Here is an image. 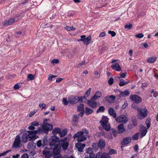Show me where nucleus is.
I'll use <instances>...</instances> for the list:
<instances>
[{"mask_svg": "<svg viewBox=\"0 0 158 158\" xmlns=\"http://www.w3.org/2000/svg\"><path fill=\"white\" fill-rule=\"evenodd\" d=\"M57 139L53 137L49 139V146L52 149H53L54 158H61L60 154L61 148L58 147V143Z\"/></svg>", "mask_w": 158, "mask_h": 158, "instance_id": "obj_1", "label": "nucleus"}, {"mask_svg": "<svg viewBox=\"0 0 158 158\" xmlns=\"http://www.w3.org/2000/svg\"><path fill=\"white\" fill-rule=\"evenodd\" d=\"M89 131L85 129H82V131L77 132L73 136V138H77V140L78 142H82L86 140L85 135L84 134H88Z\"/></svg>", "mask_w": 158, "mask_h": 158, "instance_id": "obj_2", "label": "nucleus"}, {"mask_svg": "<svg viewBox=\"0 0 158 158\" xmlns=\"http://www.w3.org/2000/svg\"><path fill=\"white\" fill-rule=\"evenodd\" d=\"M53 137H55L57 139L59 143L58 145L60 144V146L62 147L63 150H65L67 149L69 145V143L68 142L66 141L67 139L66 137L64 138L63 139H61L59 141V138L55 136H52L50 139Z\"/></svg>", "mask_w": 158, "mask_h": 158, "instance_id": "obj_3", "label": "nucleus"}, {"mask_svg": "<svg viewBox=\"0 0 158 158\" xmlns=\"http://www.w3.org/2000/svg\"><path fill=\"white\" fill-rule=\"evenodd\" d=\"M137 110L138 111L137 116L138 118L140 119L144 118L148 114V112L145 107L140 109L138 108Z\"/></svg>", "mask_w": 158, "mask_h": 158, "instance_id": "obj_4", "label": "nucleus"}, {"mask_svg": "<svg viewBox=\"0 0 158 158\" xmlns=\"http://www.w3.org/2000/svg\"><path fill=\"white\" fill-rule=\"evenodd\" d=\"M108 119L107 117L103 116L100 121V123L102 124L103 129L107 131L110 129V125L108 122Z\"/></svg>", "mask_w": 158, "mask_h": 158, "instance_id": "obj_5", "label": "nucleus"}, {"mask_svg": "<svg viewBox=\"0 0 158 158\" xmlns=\"http://www.w3.org/2000/svg\"><path fill=\"white\" fill-rule=\"evenodd\" d=\"M49 149L48 148H45L43 151V154L46 158H48L53 155V149H52L50 147Z\"/></svg>", "mask_w": 158, "mask_h": 158, "instance_id": "obj_6", "label": "nucleus"}, {"mask_svg": "<svg viewBox=\"0 0 158 158\" xmlns=\"http://www.w3.org/2000/svg\"><path fill=\"white\" fill-rule=\"evenodd\" d=\"M21 142L20 138L19 135L16 136L14 142L13 147L16 149L21 147L20 144Z\"/></svg>", "mask_w": 158, "mask_h": 158, "instance_id": "obj_7", "label": "nucleus"}, {"mask_svg": "<svg viewBox=\"0 0 158 158\" xmlns=\"http://www.w3.org/2000/svg\"><path fill=\"white\" fill-rule=\"evenodd\" d=\"M37 132L38 131L37 130L27 131L28 134L29 136V141H33L36 138L35 134L37 133Z\"/></svg>", "mask_w": 158, "mask_h": 158, "instance_id": "obj_8", "label": "nucleus"}, {"mask_svg": "<svg viewBox=\"0 0 158 158\" xmlns=\"http://www.w3.org/2000/svg\"><path fill=\"white\" fill-rule=\"evenodd\" d=\"M130 98L131 101L136 103H139L142 101L141 98L137 95H131Z\"/></svg>", "mask_w": 158, "mask_h": 158, "instance_id": "obj_9", "label": "nucleus"}, {"mask_svg": "<svg viewBox=\"0 0 158 158\" xmlns=\"http://www.w3.org/2000/svg\"><path fill=\"white\" fill-rule=\"evenodd\" d=\"M115 118L116 121L119 123H126L128 120L127 117L124 115H121Z\"/></svg>", "mask_w": 158, "mask_h": 158, "instance_id": "obj_10", "label": "nucleus"}, {"mask_svg": "<svg viewBox=\"0 0 158 158\" xmlns=\"http://www.w3.org/2000/svg\"><path fill=\"white\" fill-rule=\"evenodd\" d=\"M79 98L78 96L75 97L71 95L68 98V101L70 103L74 104L79 102Z\"/></svg>", "mask_w": 158, "mask_h": 158, "instance_id": "obj_11", "label": "nucleus"}, {"mask_svg": "<svg viewBox=\"0 0 158 158\" xmlns=\"http://www.w3.org/2000/svg\"><path fill=\"white\" fill-rule=\"evenodd\" d=\"M139 130L141 132L140 137L142 138L146 134L147 132V129L146 127L142 125H140L139 126Z\"/></svg>", "mask_w": 158, "mask_h": 158, "instance_id": "obj_12", "label": "nucleus"}, {"mask_svg": "<svg viewBox=\"0 0 158 158\" xmlns=\"http://www.w3.org/2000/svg\"><path fill=\"white\" fill-rule=\"evenodd\" d=\"M95 158H110V156L106 153L98 152L96 155Z\"/></svg>", "mask_w": 158, "mask_h": 158, "instance_id": "obj_13", "label": "nucleus"}, {"mask_svg": "<svg viewBox=\"0 0 158 158\" xmlns=\"http://www.w3.org/2000/svg\"><path fill=\"white\" fill-rule=\"evenodd\" d=\"M131 141V138L130 137H127L123 139L121 143L122 145H125L130 143Z\"/></svg>", "mask_w": 158, "mask_h": 158, "instance_id": "obj_14", "label": "nucleus"}, {"mask_svg": "<svg viewBox=\"0 0 158 158\" xmlns=\"http://www.w3.org/2000/svg\"><path fill=\"white\" fill-rule=\"evenodd\" d=\"M85 146V144L84 143L82 144L80 143H77L75 144V147L77 150L80 152H82L83 149Z\"/></svg>", "mask_w": 158, "mask_h": 158, "instance_id": "obj_15", "label": "nucleus"}, {"mask_svg": "<svg viewBox=\"0 0 158 158\" xmlns=\"http://www.w3.org/2000/svg\"><path fill=\"white\" fill-rule=\"evenodd\" d=\"M94 99L92 98L90 100H88L87 101L88 104L92 108H95L97 105L96 102L94 101Z\"/></svg>", "mask_w": 158, "mask_h": 158, "instance_id": "obj_16", "label": "nucleus"}, {"mask_svg": "<svg viewBox=\"0 0 158 158\" xmlns=\"http://www.w3.org/2000/svg\"><path fill=\"white\" fill-rule=\"evenodd\" d=\"M111 67L112 69L116 71H121V68L118 63H116L112 64Z\"/></svg>", "mask_w": 158, "mask_h": 158, "instance_id": "obj_17", "label": "nucleus"}, {"mask_svg": "<svg viewBox=\"0 0 158 158\" xmlns=\"http://www.w3.org/2000/svg\"><path fill=\"white\" fill-rule=\"evenodd\" d=\"M43 129L46 131L50 130L52 129V126L48 123H45L43 125Z\"/></svg>", "mask_w": 158, "mask_h": 158, "instance_id": "obj_18", "label": "nucleus"}, {"mask_svg": "<svg viewBox=\"0 0 158 158\" xmlns=\"http://www.w3.org/2000/svg\"><path fill=\"white\" fill-rule=\"evenodd\" d=\"M105 100L109 103L112 102L115 99V97L114 95L107 96L105 98Z\"/></svg>", "mask_w": 158, "mask_h": 158, "instance_id": "obj_19", "label": "nucleus"}, {"mask_svg": "<svg viewBox=\"0 0 158 158\" xmlns=\"http://www.w3.org/2000/svg\"><path fill=\"white\" fill-rule=\"evenodd\" d=\"M98 144V147L101 149L103 148L106 145L105 141L102 139H99Z\"/></svg>", "mask_w": 158, "mask_h": 158, "instance_id": "obj_20", "label": "nucleus"}, {"mask_svg": "<svg viewBox=\"0 0 158 158\" xmlns=\"http://www.w3.org/2000/svg\"><path fill=\"white\" fill-rule=\"evenodd\" d=\"M29 135L27 133H24L22 137V140L24 143H26L29 140Z\"/></svg>", "mask_w": 158, "mask_h": 158, "instance_id": "obj_21", "label": "nucleus"}, {"mask_svg": "<svg viewBox=\"0 0 158 158\" xmlns=\"http://www.w3.org/2000/svg\"><path fill=\"white\" fill-rule=\"evenodd\" d=\"M36 144L33 142H31L28 143L27 145V148L29 150H32L35 148Z\"/></svg>", "mask_w": 158, "mask_h": 158, "instance_id": "obj_22", "label": "nucleus"}, {"mask_svg": "<svg viewBox=\"0 0 158 158\" xmlns=\"http://www.w3.org/2000/svg\"><path fill=\"white\" fill-rule=\"evenodd\" d=\"M109 114L114 118H116V114L114 110L112 108H109L108 110Z\"/></svg>", "mask_w": 158, "mask_h": 158, "instance_id": "obj_23", "label": "nucleus"}, {"mask_svg": "<svg viewBox=\"0 0 158 158\" xmlns=\"http://www.w3.org/2000/svg\"><path fill=\"white\" fill-rule=\"evenodd\" d=\"M15 21V19H11L8 20V21L6 20L5 21L3 24L5 26L11 25Z\"/></svg>", "mask_w": 158, "mask_h": 158, "instance_id": "obj_24", "label": "nucleus"}, {"mask_svg": "<svg viewBox=\"0 0 158 158\" xmlns=\"http://www.w3.org/2000/svg\"><path fill=\"white\" fill-rule=\"evenodd\" d=\"M91 40V36H89L83 39V43L85 45H89L90 42Z\"/></svg>", "mask_w": 158, "mask_h": 158, "instance_id": "obj_25", "label": "nucleus"}, {"mask_svg": "<svg viewBox=\"0 0 158 158\" xmlns=\"http://www.w3.org/2000/svg\"><path fill=\"white\" fill-rule=\"evenodd\" d=\"M119 92L120 94V97L127 96H128L130 94L129 91L127 90H125L123 92L120 90Z\"/></svg>", "mask_w": 158, "mask_h": 158, "instance_id": "obj_26", "label": "nucleus"}, {"mask_svg": "<svg viewBox=\"0 0 158 158\" xmlns=\"http://www.w3.org/2000/svg\"><path fill=\"white\" fill-rule=\"evenodd\" d=\"M118 130L119 133H122L125 131L123 124H121L118 126Z\"/></svg>", "mask_w": 158, "mask_h": 158, "instance_id": "obj_27", "label": "nucleus"}, {"mask_svg": "<svg viewBox=\"0 0 158 158\" xmlns=\"http://www.w3.org/2000/svg\"><path fill=\"white\" fill-rule=\"evenodd\" d=\"M102 95V93L100 91L97 92L92 97L94 99V100H96L97 99L100 97Z\"/></svg>", "mask_w": 158, "mask_h": 158, "instance_id": "obj_28", "label": "nucleus"}, {"mask_svg": "<svg viewBox=\"0 0 158 158\" xmlns=\"http://www.w3.org/2000/svg\"><path fill=\"white\" fill-rule=\"evenodd\" d=\"M156 57H150L147 60V61L150 63H153L156 60Z\"/></svg>", "mask_w": 158, "mask_h": 158, "instance_id": "obj_29", "label": "nucleus"}, {"mask_svg": "<svg viewBox=\"0 0 158 158\" xmlns=\"http://www.w3.org/2000/svg\"><path fill=\"white\" fill-rule=\"evenodd\" d=\"M67 130L66 129H64L61 131L60 130L59 134L60 135V137L64 136L67 134Z\"/></svg>", "mask_w": 158, "mask_h": 158, "instance_id": "obj_30", "label": "nucleus"}, {"mask_svg": "<svg viewBox=\"0 0 158 158\" xmlns=\"http://www.w3.org/2000/svg\"><path fill=\"white\" fill-rule=\"evenodd\" d=\"M93 112V110L87 107H85V113L86 115H89L91 114Z\"/></svg>", "mask_w": 158, "mask_h": 158, "instance_id": "obj_31", "label": "nucleus"}, {"mask_svg": "<svg viewBox=\"0 0 158 158\" xmlns=\"http://www.w3.org/2000/svg\"><path fill=\"white\" fill-rule=\"evenodd\" d=\"M77 110L78 112L84 111V106L83 104H81L77 106Z\"/></svg>", "mask_w": 158, "mask_h": 158, "instance_id": "obj_32", "label": "nucleus"}, {"mask_svg": "<svg viewBox=\"0 0 158 158\" xmlns=\"http://www.w3.org/2000/svg\"><path fill=\"white\" fill-rule=\"evenodd\" d=\"M129 81H124L123 79H121L120 80L119 85L120 86H122L125 85L129 83Z\"/></svg>", "mask_w": 158, "mask_h": 158, "instance_id": "obj_33", "label": "nucleus"}, {"mask_svg": "<svg viewBox=\"0 0 158 158\" xmlns=\"http://www.w3.org/2000/svg\"><path fill=\"white\" fill-rule=\"evenodd\" d=\"M79 98V102H85L86 101V100L87 99L86 98V96H81V97H79L78 96Z\"/></svg>", "mask_w": 158, "mask_h": 158, "instance_id": "obj_34", "label": "nucleus"}, {"mask_svg": "<svg viewBox=\"0 0 158 158\" xmlns=\"http://www.w3.org/2000/svg\"><path fill=\"white\" fill-rule=\"evenodd\" d=\"M105 110V108L104 106H100L96 112L97 113L99 112H104Z\"/></svg>", "mask_w": 158, "mask_h": 158, "instance_id": "obj_35", "label": "nucleus"}, {"mask_svg": "<svg viewBox=\"0 0 158 158\" xmlns=\"http://www.w3.org/2000/svg\"><path fill=\"white\" fill-rule=\"evenodd\" d=\"M145 123L147 125V129H148L151 125V123H150V119L149 118H147L146 120Z\"/></svg>", "mask_w": 158, "mask_h": 158, "instance_id": "obj_36", "label": "nucleus"}, {"mask_svg": "<svg viewBox=\"0 0 158 158\" xmlns=\"http://www.w3.org/2000/svg\"><path fill=\"white\" fill-rule=\"evenodd\" d=\"M60 130V129L59 128H56L52 130V133L53 134H56L57 133L59 134Z\"/></svg>", "mask_w": 158, "mask_h": 158, "instance_id": "obj_37", "label": "nucleus"}, {"mask_svg": "<svg viewBox=\"0 0 158 158\" xmlns=\"http://www.w3.org/2000/svg\"><path fill=\"white\" fill-rule=\"evenodd\" d=\"M139 133H136L133 135L132 137V139L133 140H137L138 139V137L139 136Z\"/></svg>", "mask_w": 158, "mask_h": 158, "instance_id": "obj_38", "label": "nucleus"}, {"mask_svg": "<svg viewBox=\"0 0 158 158\" xmlns=\"http://www.w3.org/2000/svg\"><path fill=\"white\" fill-rule=\"evenodd\" d=\"M41 140L42 142L43 146L46 145L47 144L48 141L46 138H44Z\"/></svg>", "mask_w": 158, "mask_h": 158, "instance_id": "obj_39", "label": "nucleus"}, {"mask_svg": "<svg viewBox=\"0 0 158 158\" xmlns=\"http://www.w3.org/2000/svg\"><path fill=\"white\" fill-rule=\"evenodd\" d=\"M56 76H55L54 75L49 74L48 75V80L49 81H51L52 80V78L56 77Z\"/></svg>", "mask_w": 158, "mask_h": 158, "instance_id": "obj_40", "label": "nucleus"}, {"mask_svg": "<svg viewBox=\"0 0 158 158\" xmlns=\"http://www.w3.org/2000/svg\"><path fill=\"white\" fill-rule=\"evenodd\" d=\"M91 89L90 88H89L88 90H87L85 94V96L86 97H88L90 94V91H91Z\"/></svg>", "mask_w": 158, "mask_h": 158, "instance_id": "obj_41", "label": "nucleus"}, {"mask_svg": "<svg viewBox=\"0 0 158 158\" xmlns=\"http://www.w3.org/2000/svg\"><path fill=\"white\" fill-rule=\"evenodd\" d=\"M127 74V72L124 73H120V77H118L119 79L120 77L122 78H125L126 77Z\"/></svg>", "mask_w": 158, "mask_h": 158, "instance_id": "obj_42", "label": "nucleus"}, {"mask_svg": "<svg viewBox=\"0 0 158 158\" xmlns=\"http://www.w3.org/2000/svg\"><path fill=\"white\" fill-rule=\"evenodd\" d=\"M98 147V144L97 143H93L92 145V148L94 150H96L97 149Z\"/></svg>", "mask_w": 158, "mask_h": 158, "instance_id": "obj_43", "label": "nucleus"}, {"mask_svg": "<svg viewBox=\"0 0 158 158\" xmlns=\"http://www.w3.org/2000/svg\"><path fill=\"white\" fill-rule=\"evenodd\" d=\"M62 102L63 104L64 105H67L69 103V101H67L66 99L65 98H63V99Z\"/></svg>", "mask_w": 158, "mask_h": 158, "instance_id": "obj_44", "label": "nucleus"}, {"mask_svg": "<svg viewBox=\"0 0 158 158\" xmlns=\"http://www.w3.org/2000/svg\"><path fill=\"white\" fill-rule=\"evenodd\" d=\"M137 38L141 39L143 37V35L142 33H139L135 35Z\"/></svg>", "mask_w": 158, "mask_h": 158, "instance_id": "obj_45", "label": "nucleus"}, {"mask_svg": "<svg viewBox=\"0 0 158 158\" xmlns=\"http://www.w3.org/2000/svg\"><path fill=\"white\" fill-rule=\"evenodd\" d=\"M92 149L89 147L87 148L86 150V153L90 154L92 153Z\"/></svg>", "mask_w": 158, "mask_h": 158, "instance_id": "obj_46", "label": "nucleus"}, {"mask_svg": "<svg viewBox=\"0 0 158 158\" xmlns=\"http://www.w3.org/2000/svg\"><path fill=\"white\" fill-rule=\"evenodd\" d=\"M46 105L44 103H40L39 106L42 108V109L46 108Z\"/></svg>", "mask_w": 158, "mask_h": 158, "instance_id": "obj_47", "label": "nucleus"}, {"mask_svg": "<svg viewBox=\"0 0 158 158\" xmlns=\"http://www.w3.org/2000/svg\"><path fill=\"white\" fill-rule=\"evenodd\" d=\"M31 125H32L34 126H38L39 125V123L38 122L36 121H34L31 122Z\"/></svg>", "mask_w": 158, "mask_h": 158, "instance_id": "obj_48", "label": "nucleus"}, {"mask_svg": "<svg viewBox=\"0 0 158 158\" xmlns=\"http://www.w3.org/2000/svg\"><path fill=\"white\" fill-rule=\"evenodd\" d=\"M108 33L109 34H110L112 37H114L116 34L115 32L113 31H109Z\"/></svg>", "mask_w": 158, "mask_h": 158, "instance_id": "obj_49", "label": "nucleus"}, {"mask_svg": "<svg viewBox=\"0 0 158 158\" xmlns=\"http://www.w3.org/2000/svg\"><path fill=\"white\" fill-rule=\"evenodd\" d=\"M27 78L30 80H32L34 79V76L31 74H29L28 75Z\"/></svg>", "mask_w": 158, "mask_h": 158, "instance_id": "obj_50", "label": "nucleus"}, {"mask_svg": "<svg viewBox=\"0 0 158 158\" xmlns=\"http://www.w3.org/2000/svg\"><path fill=\"white\" fill-rule=\"evenodd\" d=\"M78 117L76 114L73 115V121L75 122H77L78 121Z\"/></svg>", "mask_w": 158, "mask_h": 158, "instance_id": "obj_51", "label": "nucleus"}, {"mask_svg": "<svg viewBox=\"0 0 158 158\" xmlns=\"http://www.w3.org/2000/svg\"><path fill=\"white\" fill-rule=\"evenodd\" d=\"M37 146L39 147H40L42 145H43L42 142L41 140H38L37 143Z\"/></svg>", "mask_w": 158, "mask_h": 158, "instance_id": "obj_52", "label": "nucleus"}, {"mask_svg": "<svg viewBox=\"0 0 158 158\" xmlns=\"http://www.w3.org/2000/svg\"><path fill=\"white\" fill-rule=\"evenodd\" d=\"M59 62V61L58 60L56 59H54L51 61V64H57Z\"/></svg>", "mask_w": 158, "mask_h": 158, "instance_id": "obj_53", "label": "nucleus"}, {"mask_svg": "<svg viewBox=\"0 0 158 158\" xmlns=\"http://www.w3.org/2000/svg\"><path fill=\"white\" fill-rule=\"evenodd\" d=\"M114 82V79L113 78H110L108 80V84L110 85L112 84Z\"/></svg>", "mask_w": 158, "mask_h": 158, "instance_id": "obj_54", "label": "nucleus"}, {"mask_svg": "<svg viewBox=\"0 0 158 158\" xmlns=\"http://www.w3.org/2000/svg\"><path fill=\"white\" fill-rule=\"evenodd\" d=\"M118 133V132H117L116 131H113L112 132V134L115 137H117V134Z\"/></svg>", "mask_w": 158, "mask_h": 158, "instance_id": "obj_55", "label": "nucleus"}, {"mask_svg": "<svg viewBox=\"0 0 158 158\" xmlns=\"http://www.w3.org/2000/svg\"><path fill=\"white\" fill-rule=\"evenodd\" d=\"M115 152H116L114 150L112 149L110 150L109 152H108V153H109L108 154L109 155L110 154H114L115 153Z\"/></svg>", "mask_w": 158, "mask_h": 158, "instance_id": "obj_56", "label": "nucleus"}, {"mask_svg": "<svg viewBox=\"0 0 158 158\" xmlns=\"http://www.w3.org/2000/svg\"><path fill=\"white\" fill-rule=\"evenodd\" d=\"M132 25L131 24H130L129 25H126L124 27L125 29L128 28L130 29L132 28Z\"/></svg>", "mask_w": 158, "mask_h": 158, "instance_id": "obj_57", "label": "nucleus"}, {"mask_svg": "<svg viewBox=\"0 0 158 158\" xmlns=\"http://www.w3.org/2000/svg\"><path fill=\"white\" fill-rule=\"evenodd\" d=\"M28 155L27 153L23 154L21 156V158H28Z\"/></svg>", "mask_w": 158, "mask_h": 158, "instance_id": "obj_58", "label": "nucleus"}, {"mask_svg": "<svg viewBox=\"0 0 158 158\" xmlns=\"http://www.w3.org/2000/svg\"><path fill=\"white\" fill-rule=\"evenodd\" d=\"M139 146L137 145H135L134 146L133 149L136 152H137L138 150Z\"/></svg>", "mask_w": 158, "mask_h": 158, "instance_id": "obj_59", "label": "nucleus"}, {"mask_svg": "<svg viewBox=\"0 0 158 158\" xmlns=\"http://www.w3.org/2000/svg\"><path fill=\"white\" fill-rule=\"evenodd\" d=\"M10 150H8L6 152H4L2 153H1V156H2L5 155L6 154H7V153H8V152H10Z\"/></svg>", "mask_w": 158, "mask_h": 158, "instance_id": "obj_60", "label": "nucleus"}, {"mask_svg": "<svg viewBox=\"0 0 158 158\" xmlns=\"http://www.w3.org/2000/svg\"><path fill=\"white\" fill-rule=\"evenodd\" d=\"M106 35V32H103L101 33L99 35V37H103L105 36Z\"/></svg>", "mask_w": 158, "mask_h": 158, "instance_id": "obj_61", "label": "nucleus"}, {"mask_svg": "<svg viewBox=\"0 0 158 158\" xmlns=\"http://www.w3.org/2000/svg\"><path fill=\"white\" fill-rule=\"evenodd\" d=\"M128 104L127 102H125L122 106V108L123 109L125 108L127 106Z\"/></svg>", "mask_w": 158, "mask_h": 158, "instance_id": "obj_62", "label": "nucleus"}, {"mask_svg": "<svg viewBox=\"0 0 158 158\" xmlns=\"http://www.w3.org/2000/svg\"><path fill=\"white\" fill-rule=\"evenodd\" d=\"M28 128L29 130H33L35 129V128L34 126L32 125H31L30 126L28 127Z\"/></svg>", "mask_w": 158, "mask_h": 158, "instance_id": "obj_63", "label": "nucleus"}, {"mask_svg": "<svg viewBox=\"0 0 158 158\" xmlns=\"http://www.w3.org/2000/svg\"><path fill=\"white\" fill-rule=\"evenodd\" d=\"M89 154V158H94L95 157L94 154V153H92Z\"/></svg>", "mask_w": 158, "mask_h": 158, "instance_id": "obj_64", "label": "nucleus"}]
</instances>
